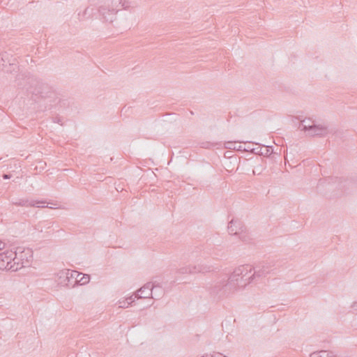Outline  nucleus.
I'll return each instance as SVG.
<instances>
[{"label": "nucleus", "mask_w": 357, "mask_h": 357, "mask_svg": "<svg viewBox=\"0 0 357 357\" xmlns=\"http://www.w3.org/2000/svg\"><path fill=\"white\" fill-rule=\"evenodd\" d=\"M252 270V266L248 264L240 266L236 268L227 281L228 282L227 287L230 286L233 292H234L239 289L244 288L248 284L252 283V280L250 275Z\"/></svg>", "instance_id": "obj_1"}, {"label": "nucleus", "mask_w": 357, "mask_h": 357, "mask_svg": "<svg viewBox=\"0 0 357 357\" xmlns=\"http://www.w3.org/2000/svg\"><path fill=\"white\" fill-rule=\"evenodd\" d=\"M13 266L14 271H17L22 268L29 267L33 260V251L30 248H17L12 255Z\"/></svg>", "instance_id": "obj_2"}, {"label": "nucleus", "mask_w": 357, "mask_h": 357, "mask_svg": "<svg viewBox=\"0 0 357 357\" xmlns=\"http://www.w3.org/2000/svg\"><path fill=\"white\" fill-rule=\"evenodd\" d=\"M121 3V0H105L98 8L100 19L105 22H113L116 19Z\"/></svg>", "instance_id": "obj_3"}, {"label": "nucleus", "mask_w": 357, "mask_h": 357, "mask_svg": "<svg viewBox=\"0 0 357 357\" xmlns=\"http://www.w3.org/2000/svg\"><path fill=\"white\" fill-rule=\"evenodd\" d=\"M228 282L225 281L216 282L208 287L210 294L215 298H222L234 293Z\"/></svg>", "instance_id": "obj_4"}, {"label": "nucleus", "mask_w": 357, "mask_h": 357, "mask_svg": "<svg viewBox=\"0 0 357 357\" xmlns=\"http://www.w3.org/2000/svg\"><path fill=\"white\" fill-rule=\"evenodd\" d=\"M275 269V264L271 261L263 262L260 265L256 266L254 273H250L252 282L255 280L266 277Z\"/></svg>", "instance_id": "obj_5"}, {"label": "nucleus", "mask_w": 357, "mask_h": 357, "mask_svg": "<svg viewBox=\"0 0 357 357\" xmlns=\"http://www.w3.org/2000/svg\"><path fill=\"white\" fill-rule=\"evenodd\" d=\"M153 284H152L151 282L146 283L144 286H142L140 289H139L135 295L133 296V298H135V300L139 299V298H151L153 299H157L154 296H153V289L155 287Z\"/></svg>", "instance_id": "obj_6"}, {"label": "nucleus", "mask_w": 357, "mask_h": 357, "mask_svg": "<svg viewBox=\"0 0 357 357\" xmlns=\"http://www.w3.org/2000/svg\"><path fill=\"white\" fill-rule=\"evenodd\" d=\"M46 202L44 201H37L33 199H29L26 198L18 199L12 201V204L15 206H24V207H38L44 208L46 207L44 204Z\"/></svg>", "instance_id": "obj_7"}, {"label": "nucleus", "mask_w": 357, "mask_h": 357, "mask_svg": "<svg viewBox=\"0 0 357 357\" xmlns=\"http://www.w3.org/2000/svg\"><path fill=\"white\" fill-rule=\"evenodd\" d=\"M228 231L230 234L239 235L242 241H247L245 235L243 234V226L239 220H231L228 225Z\"/></svg>", "instance_id": "obj_8"}, {"label": "nucleus", "mask_w": 357, "mask_h": 357, "mask_svg": "<svg viewBox=\"0 0 357 357\" xmlns=\"http://www.w3.org/2000/svg\"><path fill=\"white\" fill-rule=\"evenodd\" d=\"M330 132V130L326 124L315 123L307 132V135L310 137H324Z\"/></svg>", "instance_id": "obj_9"}, {"label": "nucleus", "mask_w": 357, "mask_h": 357, "mask_svg": "<svg viewBox=\"0 0 357 357\" xmlns=\"http://www.w3.org/2000/svg\"><path fill=\"white\" fill-rule=\"evenodd\" d=\"M12 255L13 251H6L0 253V270L14 271L13 267L10 268V266H13Z\"/></svg>", "instance_id": "obj_10"}, {"label": "nucleus", "mask_w": 357, "mask_h": 357, "mask_svg": "<svg viewBox=\"0 0 357 357\" xmlns=\"http://www.w3.org/2000/svg\"><path fill=\"white\" fill-rule=\"evenodd\" d=\"M18 66L17 64L13 63H10L7 59L5 58L4 55H2L0 57V70L3 71L7 73H12L17 70Z\"/></svg>", "instance_id": "obj_11"}, {"label": "nucleus", "mask_w": 357, "mask_h": 357, "mask_svg": "<svg viewBox=\"0 0 357 357\" xmlns=\"http://www.w3.org/2000/svg\"><path fill=\"white\" fill-rule=\"evenodd\" d=\"M194 269L195 273H206L212 271L213 266L205 263H199L194 265Z\"/></svg>", "instance_id": "obj_12"}, {"label": "nucleus", "mask_w": 357, "mask_h": 357, "mask_svg": "<svg viewBox=\"0 0 357 357\" xmlns=\"http://www.w3.org/2000/svg\"><path fill=\"white\" fill-rule=\"evenodd\" d=\"M70 270L66 269L59 271L57 273L58 282L61 285H68V275H70Z\"/></svg>", "instance_id": "obj_13"}, {"label": "nucleus", "mask_w": 357, "mask_h": 357, "mask_svg": "<svg viewBox=\"0 0 357 357\" xmlns=\"http://www.w3.org/2000/svg\"><path fill=\"white\" fill-rule=\"evenodd\" d=\"M29 83L31 84H35L36 86H39L38 89L36 88L33 91L31 89H28V90H30V91L34 94H41L43 92L41 91V88L44 86V84L38 79L35 78H29Z\"/></svg>", "instance_id": "obj_14"}, {"label": "nucleus", "mask_w": 357, "mask_h": 357, "mask_svg": "<svg viewBox=\"0 0 357 357\" xmlns=\"http://www.w3.org/2000/svg\"><path fill=\"white\" fill-rule=\"evenodd\" d=\"M316 123L312 121L310 119H304L301 122V130L305 131L306 133L310 130V128L314 126Z\"/></svg>", "instance_id": "obj_15"}, {"label": "nucleus", "mask_w": 357, "mask_h": 357, "mask_svg": "<svg viewBox=\"0 0 357 357\" xmlns=\"http://www.w3.org/2000/svg\"><path fill=\"white\" fill-rule=\"evenodd\" d=\"M310 357H335V356L332 351L321 350L312 352L310 354Z\"/></svg>", "instance_id": "obj_16"}, {"label": "nucleus", "mask_w": 357, "mask_h": 357, "mask_svg": "<svg viewBox=\"0 0 357 357\" xmlns=\"http://www.w3.org/2000/svg\"><path fill=\"white\" fill-rule=\"evenodd\" d=\"M93 14H94V8L87 7L83 11L82 14L79 13L78 15L79 16L81 20H84L91 18L93 17Z\"/></svg>", "instance_id": "obj_17"}, {"label": "nucleus", "mask_w": 357, "mask_h": 357, "mask_svg": "<svg viewBox=\"0 0 357 357\" xmlns=\"http://www.w3.org/2000/svg\"><path fill=\"white\" fill-rule=\"evenodd\" d=\"M177 273L181 275L184 274H195L194 265H188L179 268Z\"/></svg>", "instance_id": "obj_18"}, {"label": "nucleus", "mask_w": 357, "mask_h": 357, "mask_svg": "<svg viewBox=\"0 0 357 357\" xmlns=\"http://www.w3.org/2000/svg\"><path fill=\"white\" fill-rule=\"evenodd\" d=\"M135 301V298L133 296H130L126 298L125 300H119V307L120 308H127Z\"/></svg>", "instance_id": "obj_19"}, {"label": "nucleus", "mask_w": 357, "mask_h": 357, "mask_svg": "<svg viewBox=\"0 0 357 357\" xmlns=\"http://www.w3.org/2000/svg\"><path fill=\"white\" fill-rule=\"evenodd\" d=\"M212 248L207 247L204 249V250L201 253V257L203 258H206L207 255H213V254L211 252Z\"/></svg>", "instance_id": "obj_20"}, {"label": "nucleus", "mask_w": 357, "mask_h": 357, "mask_svg": "<svg viewBox=\"0 0 357 357\" xmlns=\"http://www.w3.org/2000/svg\"><path fill=\"white\" fill-rule=\"evenodd\" d=\"M120 6H121L123 9L127 10L130 7V3L128 1L121 0Z\"/></svg>", "instance_id": "obj_21"}, {"label": "nucleus", "mask_w": 357, "mask_h": 357, "mask_svg": "<svg viewBox=\"0 0 357 357\" xmlns=\"http://www.w3.org/2000/svg\"><path fill=\"white\" fill-rule=\"evenodd\" d=\"M79 282H82V284H86L89 282V275H83L81 278L78 279Z\"/></svg>", "instance_id": "obj_22"}, {"label": "nucleus", "mask_w": 357, "mask_h": 357, "mask_svg": "<svg viewBox=\"0 0 357 357\" xmlns=\"http://www.w3.org/2000/svg\"><path fill=\"white\" fill-rule=\"evenodd\" d=\"M70 277H72V278H75L76 280H78V277L82 275L81 273H77L76 271H72L70 270Z\"/></svg>", "instance_id": "obj_23"}, {"label": "nucleus", "mask_w": 357, "mask_h": 357, "mask_svg": "<svg viewBox=\"0 0 357 357\" xmlns=\"http://www.w3.org/2000/svg\"><path fill=\"white\" fill-rule=\"evenodd\" d=\"M225 147L227 149H236V146H235V143L234 142H228L226 143V146Z\"/></svg>", "instance_id": "obj_24"}, {"label": "nucleus", "mask_w": 357, "mask_h": 357, "mask_svg": "<svg viewBox=\"0 0 357 357\" xmlns=\"http://www.w3.org/2000/svg\"><path fill=\"white\" fill-rule=\"evenodd\" d=\"M215 356H215L211 355V354H206L204 356H202V357H226L225 356H222V354H220V353L215 354Z\"/></svg>", "instance_id": "obj_25"}, {"label": "nucleus", "mask_w": 357, "mask_h": 357, "mask_svg": "<svg viewBox=\"0 0 357 357\" xmlns=\"http://www.w3.org/2000/svg\"><path fill=\"white\" fill-rule=\"evenodd\" d=\"M273 150L272 146L266 147V155H271L273 153Z\"/></svg>", "instance_id": "obj_26"}, {"label": "nucleus", "mask_w": 357, "mask_h": 357, "mask_svg": "<svg viewBox=\"0 0 357 357\" xmlns=\"http://www.w3.org/2000/svg\"><path fill=\"white\" fill-rule=\"evenodd\" d=\"M2 176L3 179H9L10 178V175L7 174H3Z\"/></svg>", "instance_id": "obj_27"}, {"label": "nucleus", "mask_w": 357, "mask_h": 357, "mask_svg": "<svg viewBox=\"0 0 357 357\" xmlns=\"http://www.w3.org/2000/svg\"><path fill=\"white\" fill-rule=\"evenodd\" d=\"M6 243L0 241V250L4 248Z\"/></svg>", "instance_id": "obj_28"}, {"label": "nucleus", "mask_w": 357, "mask_h": 357, "mask_svg": "<svg viewBox=\"0 0 357 357\" xmlns=\"http://www.w3.org/2000/svg\"><path fill=\"white\" fill-rule=\"evenodd\" d=\"M351 307H352L354 309L357 310V302H354V303L352 304Z\"/></svg>", "instance_id": "obj_29"}, {"label": "nucleus", "mask_w": 357, "mask_h": 357, "mask_svg": "<svg viewBox=\"0 0 357 357\" xmlns=\"http://www.w3.org/2000/svg\"><path fill=\"white\" fill-rule=\"evenodd\" d=\"M70 278H72V277H70V275H68V282H70Z\"/></svg>", "instance_id": "obj_30"}]
</instances>
